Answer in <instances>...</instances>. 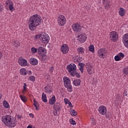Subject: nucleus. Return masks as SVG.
<instances>
[{
  "instance_id": "nucleus-1",
  "label": "nucleus",
  "mask_w": 128,
  "mask_h": 128,
  "mask_svg": "<svg viewBox=\"0 0 128 128\" xmlns=\"http://www.w3.org/2000/svg\"><path fill=\"white\" fill-rule=\"evenodd\" d=\"M42 22V18L38 14L32 16L28 20V26L30 30H34L36 26H38Z\"/></svg>"
},
{
  "instance_id": "nucleus-2",
  "label": "nucleus",
  "mask_w": 128,
  "mask_h": 128,
  "mask_svg": "<svg viewBox=\"0 0 128 128\" xmlns=\"http://www.w3.org/2000/svg\"><path fill=\"white\" fill-rule=\"evenodd\" d=\"M3 124L8 128H14L18 124V121L16 118H14L10 115H6L2 118Z\"/></svg>"
},
{
  "instance_id": "nucleus-3",
  "label": "nucleus",
  "mask_w": 128,
  "mask_h": 128,
  "mask_svg": "<svg viewBox=\"0 0 128 128\" xmlns=\"http://www.w3.org/2000/svg\"><path fill=\"white\" fill-rule=\"evenodd\" d=\"M63 82L64 86L66 88L68 92H72V86L70 82V79L68 77L64 76L63 78Z\"/></svg>"
},
{
  "instance_id": "nucleus-4",
  "label": "nucleus",
  "mask_w": 128,
  "mask_h": 128,
  "mask_svg": "<svg viewBox=\"0 0 128 128\" xmlns=\"http://www.w3.org/2000/svg\"><path fill=\"white\" fill-rule=\"evenodd\" d=\"M36 38H39L40 42L43 44H48L50 42V36L46 33H42L39 35L36 36Z\"/></svg>"
},
{
  "instance_id": "nucleus-5",
  "label": "nucleus",
  "mask_w": 128,
  "mask_h": 128,
  "mask_svg": "<svg viewBox=\"0 0 128 128\" xmlns=\"http://www.w3.org/2000/svg\"><path fill=\"white\" fill-rule=\"evenodd\" d=\"M66 68L72 76H76V66L74 64H70L66 66Z\"/></svg>"
},
{
  "instance_id": "nucleus-6",
  "label": "nucleus",
  "mask_w": 128,
  "mask_h": 128,
  "mask_svg": "<svg viewBox=\"0 0 128 128\" xmlns=\"http://www.w3.org/2000/svg\"><path fill=\"white\" fill-rule=\"evenodd\" d=\"M57 22L60 26H64L66 22V18L64 15H59L57 18Z\"/></svg>"
},
{
  "instance_id": "nucleus-7",
  "label": "nucleus",
  "mask_w": 128,
  "mask_h": 128,
  "mask_svg": "<svg viewBox=\"0 0 128 128\" xmlns=\"http://www.w3.org/2000/svg\"><path fill=\"white\" fill-rule=\"evenodd\" d=\"M98 54L100 58L104 59L108 56V51L105 48H100L98 50Z\"/></svg>"
},
{
  "instance_id": "nucleus-8",
  "label": "nucleus",
  "mask_w": 128,
  "mask_h": 128,
  "mask_svg": "<svg viewBox=\"0 0 128 128\" xmlns=\"http://www.w3.org/2000/svg\"><path fill=\"white\" fill-rule=\"evenodd\" d=\"M110 39L114 42H116L118 40V34L116 31L111 32L110 34Z\"/></svg>"
},
{
  "instance_id": "nucleus-9",
  "label": "nucleus",
  "mask_w": 128,
  "mask_h": 128,
  "mask_svg": "<svg viewBox=\"0 0 128 128\" xmlns=\"http://www.w3.org/2000/svg\"><path fill=\"white\" fill-rule=\"evenodd\" d=\"M98 112L100 114L106 116L108 114V108L104 105L100 106L98 108Z\"/></svg>"
},
{
  "instance_id": "nucleus-10",
  "label": "nucleus",
  "mask_w": 128,
  "mask_h": 128,
  "mask_svg": "<svg viewBox=\"0 0 128 128\" xmlns=\"http://www.w3.org/2000/svg\"><path fill=\"white\" fill-rule=\"evenodd\" d=\"M78 40L80 44H84L88 38V36L84 33H82L78 36Z\"/></svg>"
},
{
  "instance_id": "nucleus-11",
  "label": "nucleus",
  "mask_w": 128,
  "mask_h": 128,
  "mask_svg": "<svg viewBox=\"0 0 128 128\" xmlns=\"http://www.w3.org/2000/svg\"><path fill=\"white\" fill-rule=\"evenodd\" d=\"M73 32H80L82 30V26L78 23L74 24L72 26Z\"/></svg>"
},
{
  "instance_id": "nucleus-12",
  "label": "nucleus",
  "mask_w": 128,
  "mask_h": 128,
  "mask_svg": "<svg viewBox=\"0 0 128 128\" xmlns=\"http://www.w3.org/2000/svg\"><path fill=\"white\" fill-rule=\"evenodd\" d=\"M122 42L124 46L128 49V33L124 34L122 37Z\"/></svg>"
},
{
  "instance_id": "nucleus-13",
  "label": "nucleus",
  "mask_w": 128,
  "mask_h": 128,
  "mask_svg": "<svg viewBox=\"0 0 128 128\" xmlns=\"http://www.w3.org/2000/svg\"><path fill=\"white\" fill-rule=\"evenodd\" d=\"M60 50L64 54H66L68 52V50H70V48H68V44H64L62 45Z\"/></svg>"
},
{
  "instance_id": "nucleus-14",
  "label": "nucleus",
  "mask_w": 128,
  "mask_h": 128,
  "mask_svg": "<svg viewBox=\"0 0 128 128\" xmlns=\"http://www.w3.org/2000/svg\"><path fill=\"white\" fill-rule=\"evenodd\" d=\"M6 6H8L9 10L12 12L14 10V2H12L10 0H8L6 2Z\"/></svg>"
},
{
  "instance_id": "nucleus-15",
  "label": "nucleus",
  "mask_w": 128,
  "mask_h": 128,
  "mask_svg": "<svg viewBox=\"0 0 128 128\" xmlns=\"http://www.w3.org/2000/svg\"><path fill=\"white\" fill-rule=\"evenodd\" d=\"M18 63L21 66H28V60L22 58H19Z\"/></svg>"
},
{
  "instance_id": "nucleus-16",
  "label": "nucleus",
  "mask_w": 128,
  "mask_h": 128,
  "mask_svg": "<svg viewBox=\"0 0 128 128\" xmlns=\"http://www.w3.org/2000/svg\"><path fill=\"white\" fill-rule=\"evenodd\" d=\"M38 54H46V50L43 47L39 46L38 48Z\"/></svg>"
},
{
  "instance_id": "nucleus-17",
  "label": "nucleus",
  "mask_w": 128,
  "mask_h": 128,
  "mask_svg": "<svg viewBox=\"0 0 128 128\" xmlns=\"http://www.w3.org/2000/svg\"><path fill=\"white\" fill-rule=\"evenodd\" d=\"M30 64L32 66H38V60L36 58H31L30 60Z\"/></svg>"
},
{
  "instance_id": "nucleus-18",
  "label": "nucleus",
  "mask_w": 128,
  "mask_h": 128,
  "mask_svg": "<svg viewBox=\"0 0 128 128\" xmlns=\"http://www.w3.org/2000/svg\"><path fill=\"white\" fill-rule=\"evenodd\" d=\"M103 4L106 10H108L110 8V0H104Z\"/></svg>"
},
{
  "instance_id": "nucleus-19",
  "label": "nucleus",
  "mask_w": 128,
  "mask_h": 128,
  "mask_svg": "<svg viewBox=\"0 0 128 128\" xmlns=\"http://www.w3.org/2000/svg\"><path fill=\"white\" fill-rule=\"evenodd\" d=\"M87 72L89 74H92L94 72V69L92 66H90L86 68Z\"/></svg>"
},
{
  "instance_id": "nucleus-20",
  "label": "nucleus",
  "mask_w": 128,
  "mask_h": 128,
  "mask_svg": "<svg viewBox=\"0 0 128 128\" xmlns=\"http://www.w3.org/2000/svg\"><path fill=\"white\" fill-rule=\"evenodd\" d=\"M56 102V96H53L52 98L49 100L48 102L50 104H51L52 106L53 104H54V102Z\"/></svg>"
},
{
  "instance_id": "nucleus-21",
  "label": "nucleus",
  "mask_w": 128,
  "mask_h": 128,
  "mask_svg": "<svg viewBox=\"0 0 128 128\" xmlns=\"http://www.w3.org/2000/svg\"><path fill=\"white\" fill-rule=\"evenodd\" d=\"M80 79H76L72 81V84L74 86H80Z\"/></svg>"
},
{
  "instance_id": "nucleus-22",
  "label": "nucleus",
  "mask_w": 128,
  "mask_h": 128,
  "mask_svg": "<svg viewBox=\"0 0 128 128\" xmlns=\"http://www.w3.org/2000/svg\"><path fill=\"white\" fill-rule=\"evenodd\" d=\"M118 14L120 16H124L126 14V10L122 8H120L119 9Z\"/></svg>"
},
{
  "instance_id": "nucleus-23",
  "label": "nucleus",
  "mask_w": 128,
  "mask_h": 128,
  "mask_svg": "<svg viewBox=\"0 0 128 128\" xmlns=\"http://www.w3.org/2000/svg\"><path fill=\"white\" fill-rule=\"evenodd\" d=\"M20 74L21 76H26L28 71L26 70V68H22L20 70Z\"/></svg>"
},
{
  "instance_id": "nucleus-24",
  "label": "nucleus",
  "mask_w": 128,
  "mask_h": 128,
  "mask_svg": "<svg viewBox=\"0 0 128 128\" xmlns=\"http://www.w3.org/2000/svg\"><path fill=\"white\" fill-rule=\"evenodd\" d=\"M53 108L56 112H58L60 110V103H56L53 106Z\"/></svg>"
},
{
  "instance_id": "nucleus-25",
  "label": "nucleus",
  "mask_w": 128,
  "mask_h": 128,
  "mask_svg": "<svg viewBox=\"0 0 128 128\" xmlns=\"http://www.w3.org/2000/svg\"><path fill=\"white\" fill-rule=\"evenodd\" d=\"M77 52L80 54H84V48L82 47L78 48Z\"/></svg>"
},
{
  "instance_id": "nucleus-26",
  "label": "nucleus",
  "mask_w": 128,
  "mask_h": 128,
  "mask_svg": "<svg viewBox=\"0 0 128 128\" xmlns=\"http://www.w3.org/2000/svg\"><path fill=\"white\" fill-rule=\"evenodd\" d=\"M78 66L82 74L84 72V64L83 63H79Z\"/></svg>"
},
{
  "instance_id": "nucleus-27",
  "label": "nucleus",
  "mask_w": 128,
  "mask_h": 128,
  "mask_svg": "<svg viewBox=\"0 0 128 128\" xmlns=\"http://www.w3.org/2000/svg\"><path fill=\"white\" fill-rule=\"evenodd\" d=\"M34 106L36 108V110H40V106L38 104L34 99Z\"/></svg>"
},
{
  "instance_id": "nucleus-28",
  "label": "nucleus",
  "mask_w": 128,
  "mask_h": 128,
  "mask_svg": "<svg viewBox=\"0 0 128 128\" xmlns=\"http://www.w3.org/2000/svg\"><path fill=\"white\" fill-rule=\"evenodd\" d=\"M3 106L4 108H10V106L8 102L6 100H4L3 101Z\"/></svg>"
},
{
  "instance_id": "nucleus-29",
  "label": "nucleus",
  "mask_w": 128,
  "mask_h": 128,
  "mask_svg": "<svg viewBox=\"0 0 128 128\" xmlns=\"http://www.w3.org/2000/svg\"><path fill=\"white\" fill-rule=\"evenodd\" d=\"M70 114H71V116H76L78 115V113L74 110L70 109Z\"/></svg>"
},
{
  "instance_id": "nucleus-30",
  "label": "nucleus",
  "mask_w": 128,
  "mask_h": 128,
  "mask_svg": "<svg viewBox=\"0 0 128 128\" xmlns=\"http://www.w3.org/2000/svg\"><path fill=\"white\" fill-rule=\"evenodd\" d=\"M42 100L44 102H48V100L46 99V95L44 93L42 94Z\"/></svg>"
},
{
  "instance_id": "nucleus-31",
  "label": "nucleus",
  "mask_w": 128,
  "mask_h": 128,
  "mask_svg": "<svg viewBox=\"0 0 128 128\" xmlns=\"http://www.w3.org/2000/svg\"><path fill=\"white\" fill-rule=\"evenodd\" d=\"M89 51L90 52H94V46L93 44H90L89 47Z\"/></svg>"
},
{
  "instance_id": "nucleus-32",
  "label": "nucleus",
  "mask_w": 128,
  "mask_h": 128,
  "mask_svg": "<svg viewBox=\"0 0 128 128\" xmlns=\"http://www.w3.org/2000/svg\"><path fill=\"white\" fill-rule=\"evenodd\" d=\"M20 98L21 99V100L23 102H26V96L20 95Z\"/></svg>"
},
{
  "instance_id": "nucleus-33",
  "label": "nucleus",
  "mask_w": 128,
  "mask_h": 128,
  "mask_svg": "<svg viewBox=\"0 0 128 128\" xmlns=\"http://www.w3.org/2000/svg\"><path fill=\"white\" fill-rule=\"evenodd\" d=\"M12 44L14 46L18 47L20 46V42L16 40V41H13Z\"/></svg>"
},
{
  "instance_id": "nucleus-34",
  "label": "nucleus",
  "mask_w": 128,
  "mask_h": 128,
  "mask_svg": "<svg viewBox=\"0 0 128 128\" xmlns=\"http://www.w3.org/2000/svg\"><path fill=\"white\" fill-rule=\"evenodd\" d=\"M114 60L115 62H120V60H122V58H120V56H118V54L114 56Z\"/></svg>"
},
{
  "instance_id": "nucleus-35",
  "label": "nucleus",
  "mask_w": 128,
  "mask_h": 128,
  "mask_svg": "<svg viewBox=\"0 0 128 128\" xmlns=\"http://www.w3.org/2000/svg\"><path fill=\"white\" fill-rule=\"evenodd\" d=\"M37 52H38V48L34 47H32L31 48V52L32 54H36Z\"/></svg>"
},
{
  "instance_id": "nucleus-36",
  "label": "nucleus",
  "mask_w": 128,
  "mask_h": 128,
  "mask_svg": "<svg viewBox=\"0 0 128 128\" xmlns=\"http://www.w3.org/2000/svg\"><path fill=\"white\" fill-rule=\"evenodd\" d=\"M30 82H34L36 80V77L34 76H30L28 78Z\"/></svg>"
},
{
  "instance_id": "nucleus-37",
  "label": "nucleus",
  "mask_w": 128,
  "mask_h": 128,
  "mask_svg": "<svg viewBox=\"0 0 128 128\" xmlns=\"http://www.w3.org/2000/svg\"><path fill=\"white\" fill-rule=\"evenodd\" d=\"M123 72L124 74H126V76H128V66L126 68H125L123 69Z\"/></svg>"
},
{
  "instance_id": "nucleus-38",
  "label": "nucleus",
  "mask_w": 128,
  "mask_h": 128,
  "mask_svg": "<svg viewBox=\"0 0 128 128\" xmlns=\"http://www.w3.org/2000/svg\"><path fill=\"white\" fill-rule=\"evenodd\" d=\"M118 55L120 56V58L121 60H122V58H124V53L120 52H119Z\"/></svg>"
},
{
  "instance_id": "nucleus-39",
  "label": "nucleus",
  "mask_w": 128,
  "mask_h": 128,
  "mask_svg": "<svg viewBox=\"0 0 128 128\" xmlns=\"http://www.w3.org/2000/svg\"><path fill=\"white\" fill-rule=\"evenodd\" d=\"M116 100H122V95L120 94H117Z\"/></svg>"
},
{
  "instance_id": "nucleus-40",
  "label": "nucleus",
  "mask_w": 128,
  "mask_h": 128,
  "mask_svg": "<svg viewBox=\"0 0 128 128\" xmlns=\"http://www.w3.org/2000/svg\"><path fill=\"white\" fill-rule=\"evenodd\" d=\"M70 124H72L73 126H74V124H76V122L74 120H70Z\"/></svg>"
},
{
  "instance_id": "nucleus-41",
  "label": "nucleus",
  "mask_w": 128,
  "mask_h": 128,
  "mask_svg": "<svg viewBox=\"0 0 128 128\" xmlns=\"http://www.w3.org/2000/svg\"><path fill=\"white\" fill-rule=\"evenodd\" d=\"M90 120L92 122V124H96V120H94V118H92L90 119Z\"/></svg>"
},
{
  "instance_id": "nucleus-42",
  "label": "nucleus",
  "mask_w": 128,
  "mask_h": 128,
  "mask_svg": "<svg viewBox=\"0 0 128 128\" xmlns=\"http://www.w3.org/2000/svg\"><path fill=\"white\" fill-rule=\"evenodd\" d=\"M2 10H4V6L0 4V12H2Z\"/></svg>"
},
{
  "instance_id": "nucleus-43",
  "label": "nucleus",
  "mask_w": 128,
  "mask_h": 128,
  "mask_svg": "<svg viewBox=\"0 0 128 128\" xmlns=\"http://www.w3.org/2000/svg\"><path fill=\"white\" fill-rule=\"evenodd\" d=\"M64 102L66 104H68V102H70V100H68V99L65 98H64Z\"/></svg>"
},
{
  "instance_id": "nucleus-44",
  "label": "nucleus",
  "mask_w": 128,
  "mask_h": 128,
  "mask_svg": "<svg viewBox=\"0 0 128 128\" xmlns=\"http://www.w3.org/2000/svg\"><path fill=\"white\" fill-rule=\"evenodd\" d=\"M75 76H76L77 78H80V73L76 72V70Z\"/></svg>"
},
{
  "instance_id": "nucleus-45",
  "label": "nucleus",
  "mask_w": 128,
  "mask_h": 128,
  "mask_svg": "<svg viewBox=\"0 0 128 128\" xmlns=\"http://www.w3.org/2000/svg\"><path fill=\"white\" fill-rule=\"evenodd\" d=\"M23 90H27L26 84V83H24Z\"/></svg>"
},
{
  "instance_id": "nucleus-46",
  "label": "nucleus",
  "mask_w": 128,
  "mask_h": 128,
  "mask_svg": "<svg viewBox=\"0 0 128 128\" xmlns=\"http://www.w3.org/2000/svg\"><path fill=\"white\" fill-rule=\"evenodd\" d=\"M49 70L50 72H54V66H52L50 69Z\"/></svg>"
},
{
  "instance_id": "nucleus-47",
  "label": "nucleus",
  "mask_w": 128,
  "mask_h": 128,
  "mask_svg": "<svg viewBox=\"0 0 128 128\" xmlns=\"http://www.w3.org/2000/svg\"><path fill=\"white\" fill-rule=\"evenodd\" d=\"M53 114L55 116H58V111H54Z\"/></svg>"
},
{
  "instance_id": "nucleus-48",
  "label": "nucleus",
  "mask_w": 128,
  "mask_h": 128,
  "mask_svg": "<svg viewBox=\"0 0 128 128\" xmlns=\"http://www.w3.org/2000/svg\"><path fill=\"white\" fill-rule=\"evenodd\" d=\"M28 74H29V76H30L31 74H32V70H28L27 71Z\"/></svg>"
},
{
  "instance_id": "nucleus-49",
  "label": "nucleus",
  "mask_w": 128,
  "mask_h": 128,
  "mask_svg": "<svg viewBox=\"0 0 128 128\" xmlns=\"http://www.w3.org/2000/svg\"><path fill=\"white\" fill-rule=\"evenodd\" d=\"M124 96H128V92L125 90L124 93Z\"/></svg>"
},
{
  "instance_id": "nucleus-50",
  "label": "nucleus",
  "mask_w": 128,
  "mask_h": 128,
  "mask_svg": "<svg viewBox=\"0 0 128 128\" xmlns=\"http://www.w3.org/2000/svg\"><path fill=\"white\" fill-rule=\"evenodd\" d=\"M67 104H68L70 108H72V102H70Z\"/></svg>"
},
{
  "instance_id": "nucleus-51",
  "label": "nucleus",
  "mask_w": 128,
  "mask_h": 128,
  "mask_svg": "<svg viewBox=\"0 0 128 128\" xmlns=\"http://www.w3.org/2000/svg\"><path fill=\"white\" fill-rule=\"evenodd\" d=\"M2 52L0 51V60H2Z\"/></svg>"
},
{
  "instance_id": "nucleus-52",
  "label": "nucleus",
  "mask_w": 128,
  "mask_h": 128,
  "mask_svg": "<svg viewBox=\"0 0 128 128\" xmlns=\"http://www.w3.org/2000/svg\"><path fill=\"white\" fill-rule=\"evenodd\" d=\"M29 116H30V118H34V114H30Z\"/></svg>"
},
{
  "instance_id": "nucleus-53",
  "label": "nucleus",
  "mask_w": 128,
  "mask_h": 128,
  "mask_svg": "<svg viewBox=\"0 0 128 128\" xmlns=\"http://www.w3.org/2000/svg\"><path fill=\"white\" fill-rule=\"evenodd\" d=\"M27 90H24V89H23V90H22V94H26V92Z\"/></svg>"
},
{
  "instance_id": "nucleus-54",
  "label": "nucleus",
  "mask_w": 128,
  "mask_h": 128,
  "mask_svg": "<svg viewBox=\"0 0 128 128\" xmlns=\"http://www.w3.org/2000/svg\"><path fill=\"white\" fill-rule=\"evenodd\" d=\"M27 128H32V126L29 125L27 126Z\"/></svg>"
},
{
  "instance_id": "nucleus-55",
  "label": "nucleus",
  "mask_w": 128,
  "mask_h": 128,
  "mask_svg": "<svg viewBox=\"0 0 128 128\" xmlns=\"http://www.w3.org/2000/svg\"><path fill=\"white\" fill-rule=\"evenodd\" d=\"M2 94L0 93V100H2Z\"/></svg>"
},
{
  "instance_id": "nucleus-56",
  "label": "nucleus",
  "mask_w": 128,
  "mask_h": 128,
  "mask_svg": "<svg viewBox=\"0 0 128 128\" xmlns=\"http://www.w3.org/2000/svg\"><path fill=\"white\" fill-rule=\"evenodd\" d=\"M18 118H20V116H18Z\"/></svg>"
},
{
  "instance_id": "nucleus-57",
  "label": "nucleus",
  "mask_w": 128,
  "mask_h": 128,
  "mask_svg": "<svg viewBox=\"0 0 128 128\" xmlns=\"http://www.w3.org/2000/svg\"><path fill=\"white\" fill-rule=\"evenodd\" d=\"M45 90H46V87L45 88Z\"/></svg>"
},
{
  "instance_id": "nucleus-58",
  "label": "nucleus",
  "mask_w": 128,
  "mask_h": 128,
  "mask_svg": "<svg viewBox=\"0 0 128 128\" xmlns=\"http://www.w3.org/2000/svg\"><path fill=\"white\" fill-rule=\"evenodd\" d=\"M79 58H80V57H79Z\"/></svg>"
},
{
  "instance_id": "nucleus-59",
  "label": "nucleus",
  "mask_w": 128,
  "mask_h": 128,
  "mask_svg": "<svg viewBox=\"0 0 128 128\" xmlns=\"http://www.w3.org/2000/svg\"><path fill=\"white\" fill-rule=\"evenodd\" d=\"M33 128H34V126Z\"/></svg>"
},
{
  "instance_id": "nucleus-60",
  "label": "nucleus",
  "mask_w": 128,
  "mask_h": 128,
  "mask_svg": "<svg viewBox=\"0 0 128 128\" xmlns=\"http://www.w3.org/2000/svg\"><path fill=\"white\" fill-rule=\"evenodd\" d=\"M127 2H128V0H127Z\"/></svg>"
}]
</instances>
